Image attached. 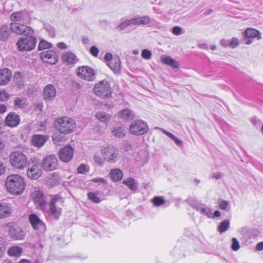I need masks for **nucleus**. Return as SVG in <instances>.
<instances>
[{
    "instance_id": "nucleus-47",
    "label": "nucleus",
    "mask_w": 263,
    "mask_h": 263,
    "mask_svg": "<svg viewBox=\"0 0 263 263\" xmlns=\"http://www.w3.org/2000/svg\"><path fill=\"white\" fill-rule=\"evenodd\" d=\"M231 248L233 251H236L240 248L239 242L236 238H233L232 240Z\"/></svg>"
},
{
    "instance_id": "nucleus-4",
    "label": "nucleus",
    "mask_w": 263,
    "mask_h": 263,
    "mask_svg": "<svg viewBox=\"0 0 263 263\" xmlns=\"http://www.w3.org/2000/svg\"><path fill=\"white\" fill-rule=\"evenodd\" d=\"M28 170L27 172L28 177L31 179H36L39 178L42 174V170L40 168V162L36 157L30 159L27 164Z\"/></svg>"
},
{
    "instance_id": "nucleus-6",
    "label": "nucleus",
    "mask_w": 263,
    "mask_h": 263,
    "mask_svg": "<svg viewBox=\"0 0 263 263\" xmlns=\"http://www.w3.org/2000/svg\"><path fill=\"white\" fill-rule=\"evenodd\" d=\"M95 93L103 98H109L111 96L110 86L107 81L103 80L96 84L94 87Z\"/></svg>"
},
{
    "instance_id": "nucleus-60",
    "label": "nucleus",
    "mask_w": 263,
    "mask_h": 263,
    "mask_svg": "<svg viewBox=\"0 0 263 263\" xmlns=\"http://www.w3.org/2000/svg\"><path fill=\"white\" fill-rule=\"evenodd\" d=\"M93 159L95 163L98 164L99 165L102 166L103 165V161L100 157L95 156Z\"/></svg>"
},
{
    "instance_id": "nucleus-56",
    "label": "nucleus",
    "mask_w": 263,
    "mask_h": 263,
    "mask_svg": "<svg viewBox=\"0 0 263 263\" xmlns=\"http://www.w3.org/2000/svg\"><path fill=\"white\" fill-rule=\"evenodd\" d=\"M104 59L107 62V65H108L109 62H110L114 58H112V55L110 53H106L104 57Z\"/></svg>"
},
{
    "instance_id": "nucleus-35",
    "label": "nucleus",
    "mask_w": 263,
    "mask_h": 263,
    "mask_svg": "<svg viewBox=\"0 0 263 263\" xmlns=\"http://www.w3.org/2000/svg\"><path fill=\"white\" fill-rule=\"evenodd\" d=\"M13 81L17 85L20 89L24 87V80L21 72H17L15 73L13 76Z\"/></svg>"
},
{
    "instance_id": "nucleus-54",
    "label": "nucleus",
    "mask_w": 263,
    "mask_h": 263,
    "mask_svg": "<svg viewBox=\"0 0 263 263\" xmlns=\"http://www.w3.org/2000/svg\"><path fill=\"white\" fill-rule=\"evenodd\" d=\"M182 28L179 26H175L172 29V32L174 34L179 35L181 34Z\"/></svg>"
},
{
    "instance_id": "nucleus-32",
    "label": "nucleus",
    "mask_w": 263,
    "mask_h": 263,
    "mask_svg": "<svg viewBox=\"0 0 263 263\" xmlns=\"http://www.w3.org/2000/svg\"><path fill=\"white\" fill-rule=\"evenodd\" d=\"M23 252V248L19 246H13L8 250V254L10 256L19 257Z\"/></svg>"
},
{
    "instance_id": "nucleus-34",
    "label": "nucleus",
    "mask_w": 263,
    "mask_h": 263,
    "mask_svg": "<svg viewBox=\"0 0 263 263\" xmlns=\"http://www.w3.org/2000/svg\"><path fill=\"white\" fill-rule=\"evenodd\" d=\"M119 115L125 120H131L134 118L133 111L128 109H123L119 112Z\"/></svg>"
},
{
    "instance_id": "nucleus-48",
    "label": "nucleus",
    "mask_w": 263,
    "mask_h": 263,
    "mask_svg": "<svg viewBox=\"0 0 263 263\" xmlns=\"http://www.w3.org/2000/svg\"><path fill=\"white\" fill-rule=\"evenodd\" d=\"M142 57L145 60H149L152 57V52L148 49H143L141 52Z\"/></svg>"
},
{
    "instance_id": "nucleus-8",
    "label": "nucleus",
    "mask_w": 263,
    "mask_h": 263,
    "mask_svg": "<svg viewBox=\"0 0 263 263\" xmlns=\"http://www.w3.org/2000/svg\"><path fill=\"white\" fill-rule=\"evenodd\" d=\"M130 133L134 135H142L148 130L147 124L141 120H136L132 122L129 126Z\"/></svg>"
},
{
    "instance_id": "nucleus-12",
    "label": "nucleus",
    "mask_w": 263,
    "mask_h": 263,
    "mask_svg": "<svg viewBox=\"0 0 263 263\" xmlns=\"http://www.w3.org/2000/svg\"><path fill=\"white\" fill-rule=\"evenodd\" d=\"M10 28L12 32L19 35L27 36L33 33L31 27L19 23H11Z\"/></svg>"
},
{
    "instance_id": "nucleus-13",
    "label": "nucleus",
    "mask_w": 263,
    "mask_h": 263,
    "mask_svg": "<svg viewBox=\"0 0 263 263\" xmlns=\"http://www.w3.org/2000/svg\"><path fill=\"white\" fill-rule=\"evenodd\" d=\"M40 58L43 62L51 65L55 64L58 61V55L54 51L51 50L41 52Z\"/></svg>"
},
{
    "instance_id": "nucleus-40",
    "label": "nucleus",
    "mask_w": 263,
    "mask_h": 263,
    "mask_svg": "<svg viewBox=\"0 0 263 263\" xmlns=\"http://www.w3.org/2000/svg\"><path fill=\"white\" fill-rule=\"evenodd\" d=\"M99 192H89L87 194L88 198L91 200L92 202L98 203L100 202L101 200L100 198L98 197L99 195Z\"/></svg>"
},
{
    "instance_id": "nucleus-33",
    "label": "nucleus",
    "mask_w": 263,
    "mask_h": 263,
    "mask_svg": "<svg viewBox=\"0 0 263 263\" xmlns=\"http://www.w3.org/2000/svg\"><path fill=\"white\" fill-rule=\"evenodd\" d=\"M138 25H154L155 21L147 15L138 16Z\"/></svg>"
},
{
    "instance_id": "nucleus-25",
    "label": "nucleus",
    "mask_w": 263,
    "mask_h": 263,
    "mask_svg": "<svg viewBox=\"0 0 263 263\" xmlns=\"http://www.w3.org/2000/svg\"><path fill=\"white\" fill-rule=\"evenodd\" d=\"M108 66L115 73H119L121 72V61L118 57H115L110 62H109Z\"/></svg>"
},
{
    "instance_id": "nucleus-29",
    "label": "nucleus",
    "mask_w": 263,
    "mask_h": 263,
    "mask_svg": "<svg viewBox=\"0 0 263 263\" xmlns=\"http://www.w3.org/2000/svg\"><path fill=\"white\" fill-rule=\"evenodd\" d=\"M63 61L67 65L74 64L77 61L76 55L71 52H66L62 56Z\"/></svg>"
},
{
    "instance_id": "nucleus-45",
    "label": "nucleus",
    "mask_w": 263,
    "mask_h": 263,
    "mask_svg": "<svg viewBox=\"0 0 263 263\" xmlns=\"http://www.w3.org/2000/svg\"><path fill=\"white\" fill-rule=\"evenodd\" d=\"M52 140L53 143L57 145H60L61 144L62 142H64V138L61 135H58L57 136H54L52 137Z\"/></svg>"
},
{
    "instance_id": "nucleus-26",
    "label": "nucleus",
    "mask_w": 263,
    "mask_h": 263,
    "mask_svg": "<svg viewBox=\"0 0 263 263\" xmlns=\"http://www.w3.org/2000/svg\"><path fill=\"white\" fill-rule=\"evenodd\" d=\"M11 28L8 25H3L0 27V40L7 41L11 34Z\"/></svg>"
},
{
    "instance_id": "nucleus-31",
    "label": "nucleus",
    "mask_w": 263,
    "mask_h": 263,
    "mask_svg": "<svg viewBox=\"0 0 263 263\" xmlns=\"http://www.w3.org/2000/svg\"><path fill=\"white\" fill-rule=\"evenodd\" d=\"M123 183L131 191H135L138 189V184L135 180L133 178H128L124 179L123 181Z\"/></svg>"
},
{
    "instance_id": "nucleus-49",
    "label": "nucleus",
    "mask_w": 263,
    "mask_h": 263,
    "mask_svg": "<svg viewBox=\"0 0 263 263\" xmlns=\"http://www.w3.org/2000/svg\"><path fill=\"white\" fill-rule=\"evenodd\" d=\"M239 45L238 39L236 37H233L231 40H229V47L234 48Z\"/></svg>"
},
{
    "instance_id": "nucleus-52",
    "label": "nucleus",
    "mask_w": 263,
    "mask_h": 263,
    "mask_svg": "<svg viewBox=\"0 0 263 263\" xmlns=\"http://www.w3.org/2000/svg\"><path fill=\"white\" fill-rule=\"evenodd\" d=\"M99 52V51L98 48L95 46H92L90 49V54L95 57H97L98 56Z\"/></svg>"
},
{
    "instance_id": "nucleus-55",
    "label": "nucleus",
    "mask_w": 263,
    "mask_h": 263,
    "mask_svg": "<svg viewBox=\"0 0 263 263\" xmlns=\"http://www.w3.org/2000/svg\"><path fill=\"white\" fill-rule=\"evenodd\" d=\"M129 26L134 25H138V16L135 17H133L131 19L127 20Z\"/></svg>"
},
{
    "instance_id": "nucleus-17",
    "label": "nucleus",
    "mask_w": 263,
    "mask_h": 263,
    "mask_svg": "<svg viewBox=\"0 0 263 263\" xmlns=\"http://www.w3.org/2000/svg\"><path fill=\"white\" fill-rule=\"evenodd\" d=\"M5 121L8 126L15 127L20 123V117L16 113L11 112L7 115Z\"/></svg>"
},
{
    "instance_id": "nucleus-59",
    "label": "nucleus",
    "mask_w": 263,
    "mask_h": 263,
    "mask_svg": "<svg viewBox=\"0 0 263 263\" xmlns=\"http://www.w3.org/2000/svg\"><path fill=\"white\" fill-rule=\"evenodd\" d=\"M92 182L95 183H99V184H106L107 182L102 178H93L92 179Z\"/></svg>"
},
{
    "instance_id": "nucleus-36",
    "label": "nucleus",
    "mask_w": 263,
    "mask_h": 263,
    "mask_svg": "<svg viewBox=\"0 0 263 263\" xmlns=\"http://www.w3.org/2000/svg\"><path fill=\"white\" fill-rule=\"evenodd\" d=\"M14 105L16 108L20 109L24 108L27 106L26 99L18 97L16 98L14 100Z\"/></svg>"
},
{
    "instance_id": "nucleus-42",
    "label": "nucleus",
    "mask_w": 263,
    "mask_h": 263,
    "mask_svg": "<svg viewBox=\"0 0 263 263\" xmlns=\"http://www.w3.org/2000/svg\"><path fill=\"white\" fill-rule=\"evenodd\" d=\"M44 30L48 32L49 36L52 37H54L55 36V31L53 27L49 24H44Z\"/></svg>"
},
{
    "instance_id": "nucleus-2",
    "label": "nucleus",
    "mask_w": 263,
    "mask_h": 263,
    "mask_svg": "<svg viewBox=\"0 0 263 263\" xmlns=\"http://www.w3.org/2000/svg\"><path fill=\"white\" fill-rule=\"evenodd\" d=\"M54 126L60 133L67 134L75 130L76 123L73 119L63 117L58 118L55 121Z\"/></svg>"
},
{
    "instance_id": "nucleus-10",
    "label": "nucleus",
    "mask_w": 263,
    "mask_h": 263,
    "mask_svg": "<svg viewBox=\"0 0 263 263\" xmlns=\"http://www.w3.org/2000/svg\"><path fill=\"white\" fill-rule=\"evenodd\" d=\"M62 202V199L58 196L54 197L50 201L49 214L56 220L59 219L62 211L61 208L59 206V203H61Z\"/></svg>"
},
{
    "instance_id": "nucleus-57",
    "label": "nucleus",
    "mask_w": 263,
    "mask_h": 263,
    "mask_svg": "<svg viewBox=\"0 0 263 263\" xmlns=\"http://www.w3.org/2000/svg\"><path fill=\"white\" fill-rule=\"evenodd\" d=\"M161 130L162 132L166 135L167 137H168L170 138H171L172 140H173L176 137L172 134L171 133H170L167 132V130L164 129H161Z\"/></svg>"
},
{
    "instance_id": "nucleus-14",
    "label": "nucleus",
    "mask_w": 263,
    "mask_h": 263,
    "mask_svg": "<svg viewBox=\"0 0 263 263\" xmlns=\"http://www.w3.org/2000/svg\"><path fill=\"white\" fill-rule=\"evenodd\" d=\"M29 220L34 230L39 231L40 233H43L45 231L46 226L45 223L36 214H30L29 215Z\"/></svg>"
},
{
    "instance_id": "nucleus-41",
    "label": "nucleus",
    "mask_w": 263,
    "mask_h": 263,
    "mask_svg": "<svg viewBox=\"0 0 263 263\" xmlns=\"http://www.w3.org/2000/svg\"><path fill=\"white\" fill-rule=\"evenodd\" d=\"M51 44L45 40H42L40 42L38 45V50H43L46 49H49L51 48Z\"/></svg>"
},
{
    "instance_id": "nucleus-62",
    "label": "nucleus",
    "mask_w": 263,
    "mask_h": 263,
    "mask_svg": "<svg viewBox=\"0 0 263 263\" xmlns=\"http://www.w3.org/2000/svg\"><path fill=\"white\" fill-rule=\"evenodd\" d=\"M57 47L59 49H65L67 48V45L63 42L59 43L57 44Z\"/></svg>"
},
{
    "instance_id": "nucleus-39",
    "label": "nucleus",
    "mask_w": 263,
    "mask_h": 263,
    "mask_svg": "<svg viewBox=\"0 0 263 263\" xmlns=\"http://www.w3.org/2000/svg\"><path fill=\"white\" fill-rule=\"evenodd\" d=\"M151 202L155 206H159L165 203V200L162 196H155L151 199Z\"/></svg>"
},
{
    "instance_id": "nucleus-64",
    "label": "nucleus",
    "mask_w": 263,
    "mask_h": 263,
    "mask_svg": "<svg viewBox=\"0 0 263 263\" xmlns=\"http://www.w3.org/2000/svg\"><path fill=\"white\" fill-rule=\"evenodd\" d=\"M256 250L259 251L263 250V241L260 242L256 245Z\"/></svg>"
},
{
    "instance_id": "nucleus-28",
    "label": "nucleus",
    "mask_w": 263,
    "mask_h": 263,
    "mask_svg": "<svg viewBox=\"0 0 263 263\" xmlns=\"http://www.w3.org/2000/svg\"><path fill=\"white\" fill-rule=\"evenodd\" d=\"M112 134L116 138H122L125 136L126 130L121 126H115L111 130Z\"/></svg>"
},
{
    "instance_id": "nucleus-9",
    "label": "nucleus",
    "mask_w": 263,
    "mask_h": 263,
    "mask_svg": "<svg viewBox=\"0 0 263 263\" xmlns=\"http://www.w3.org/2000/svg\"><path fill=\"white\" fill-rule=\"evenodd\" d=\"M58 166V160L54 155L46 156L42 160V168L46 172L53 171L56 170Z\"/></svg>"
},
{
    "instance_id": "nucleus-61",
    "label": "nucleus",
    "mask_w": 263,
    "mask_h": 263,
    "mask_svg": "<svg viewBox=\"0 0 263 263\" xmlns=\"http://www.w3.org/2000/svg\"><path fill=\"white\" fill-rule=\"evenodd\" d=\"M222 176V174L220 172H214L212 174V178L219 179Z\"/></svg>"
},
{
    "instance_id": "nucleus-11",
    "label": "nucleus",
    "mask_w": 263,
    "mask_h": 263,
    "mask_svg": "<svg viewBox=\"0 0 263 263\" xmlns=\"http://www.w3.org/2000/svg\"><path fill=\"white\" fill-rule=\"evenodd\" d=\"M77 72L79 78L88 81H92L95 78L93 69L87 66L79 67L77 68Z\"/></svg>"
},
{
    "instance_id": "nucleus-7",
    "label": "nucleus",
    "mask_w": 263,
    "mask_h": 263,
    "mask_svg": "<svg viewBox=\"0 0 263 263\" xmlns=\"http://www.w3.org/2000/svg\"><path fill=\"white\" fill-rule=\"evenodd\" d=\"M101 152L104 159L110 163H116L119 159V150L113 146L104 147Z\"/></svg>"
},
{
    "instance_id": "nucleus-58",
    "label": "nucleus",
    "mask_w": 263,
    "mask_h": 263,
    "mask_svg": "<svg viewBox=\"0 0 263 263\" xmlns=\"http://www.w3.org/2000/svg\"><path fill=\"white\" fill-rule=\"evenodd\" d=\"M161 130L162 132L166 135L167 137H168L170 138H171L172 140H173L176 137L172 134L171 133H170L167 132V130L164 129H161Z\"/></svg>"
},
{
    "instance_id": "nucleus-37",
    "label": "nucleus",
    "mask_w": 263,
    "mask_h": 263,
    "mask_svg": "<svg viewBox=\"0 0 263 263\" xmlns=\"http://www.w3.org/2000/svg\"><path fill=\"white\" fill-rule=\"evenodd\" d=\"M96 118L102 122H107L110 120V116L105 112H98L95 115Z\"/></svg>"
},
{
    "instance_id": "nucleus-24",
    "label": "nucleus",
    "mask_w": 263,
    "mask_h": 263,
    "mask_svg": "<svg viewBox=\"0 0 263 263\" xmlns=\"http://www.w3.org/2000/svg\"><path fill=\"white\" fill-rule=\"evenodd\" d=\"M28 15V13L26 11H17L11 14L10 20L14 22V23H18V22L25 21L27 18Z\"/></svg>"
},
{
    "instance_id": "nucleus-22",
    "label": "nucleus",
    "mask_w": 263,
    "mask_h": 263,
    "mask_svg": "<svg viewBox=\"0 0 263 263\" xmlns=\"http://www.w3.org/2000/svg\"><path fill=\"white\" fill-rule=\"evenodd\" d=\"M12 212V208L7 203H0V218H5L10 216Z\"/></svg>"
},
{
    "instance_id": "nucleus-16",
    "label": "nucleus",
    "mask_w": 263,
    "mask_h": 263,
    "mask_svg": "<svg viewBox=\"0 0 263 263\" xmlns=\"http://www.w3.org/2000/svg\"><path fill=\"white\" fill-rule=\"evenodd\" d=\"M73 148L70 145H67L62 148L59 153L60 160L64 162L70 161L73 156Z\"/></svg>"
},
{
    "instance_id": "nucleus-3",
    "label": "nucleus",
    "mask_w": 263,
    "mask_h": 263,
    "mask_svg": "<svg viewBox=\"0 0 263 263\" xmlns=\"http://www.w3.org/2000/svg\"><path fill=\"white\" fill-rule=\"evenodd\" d=\"M9 161L13 167L21 170H24L28 162L26 155L20 151L11 153L9 155Z\"/></svg>"
},
{
    "instance_id": "nucleus-21",
    "label": "nucleus",
    "mask_w": 263,
    "mask_h": 263,
    "mask_svg": "<svg viewBox=\"0 0 263 263\" xmlns=\"http://www.w3.org/2000/svg\"><path fill=\"white\" fill-rule=\"evenodd\" d=\"M12 76L10 70L8 68H3L0 70V85H5L10 81Z\"/></svg>"
},
{
    "instance_id": "nucleus-5",
    "label": "nucleus",
    "mask_w": 263,
    "mask_h": 263,
    "mask_svg": "<svg viewBox=\"0 0 263 263\" xmlns=\"http://www.w3.org/2000/svg\"><path fill=\"white\" fill-rule=\"evenodd\" d=\"M25 37H22L18 40L16 43L19 51H31L33 50L36 44L35 37L30 34Z\"/></svg>"
},
{
    "instance_id": "nucleus-18",
    "label": "nucleus",
    "mask_w": 263,
    "mask_h": 263,
    "mask_svg": "<svg viewBox=\"0 0 263 263\" xmlns=\"http://www.w3.org/2000/svg\"><path fill=\"white\" fill-rule=\"evenodd\" d=\"M48 137L42 135H34L31 138L32 144L37 147H42L47 141Z\"/></svg>"
},
{
    "instance_id": "nucleus-15",
    "label": "nucleus",
    "mask_w": 263,
    "mask_h": 263,
    "mask_svg": "<svg viewBox=\"0 0 263 263\" xmlns=\"http://www.w3.org/2000/svg\"><path fill=\"white\" fill-rule=\"evenodd\" d=\"M9 228L10 237L15 240H23L26 236V233L20 227H14L11 224L7 225Z\"/></svg>"
},
{
    "instance_id": "nucleus-1",
    "label": "nucleus",
    "mask_w": 263,
    "mask_h": 263,
    "mask_svg": "<svg viewBox=\"0 0 263 263\" xmlns=\"http://www.w3.org/2000/svg\"><path fill=\"white\" fill-rule=\"evenodd\" d=\"M6 186L10 194L18 195L23 192L25 188V183L22 176L17 174H12L7 177Z\"/></svg>"
},
{
    "instance_id": "nucleus-44",
    "label": "nucleus",
    "mask_w": 263,
    "mask_h": 263,
    "mask_svg": "<svg viewBox=\"0 0 263 263\" xmlns=\"http://www.w3.org/2000/svg\"><path fill=\"white\" fill-rule=\"evenodd\" d=\"M188 202L191 205L194 207V209L199 212L200 211L202 207V204L198 203L196 200L193 199H189Z\"/></svg>"
},
{
    "instance_id": "nucleus-63",
    "label": "nucleus",
    "mask_w": 263,
    "mask_h": 263,
    "mask_svg": "<svg viewBox=\"0 0 263 263\" xmlns=\"http://www.w3.org/2000/svg\"><path fill=\"white\" fill-rule=\"evenodd\" d=\"M229 40L222 39L220 41V44L223 47H229Z\"/></svg>"
},
{
    "instance_id": "nucleus-20",
    "label": "nucleus",
    "mask_w": 263,
    "mask_h": 263,
    "mask_svg": "<svg viewBox=\"0 0 263 263\" xmlns=\"http://www.w3.org/2000/svg\"><path fill=\"white\" fill-rule=\"evenodd\" d=\"M44 98L45 100H50L56 96V90L54 86L48 84L45 86L43 91Z\"/></svg>"
},
{
    "instance_id": "nucleus-43",
    "label": "nucleus",
    "mask_w": 263,
    "mask_h": 263,
    "mask_svg": "<svg viewBox=\"0 0 263 263\" xmlns=\"http://www.w3.org/2000/svg\"><path fill=\"white\" fill-rule=\"evenodd\" d=\"M200 212L209 218H213L212 211L210 210V208L206 207L205 205L203 204H202V207L201 209Z\"/></svg>"
},
{
    "instance_id": "nucleus-50",
    "label": "nucleus",
    "mask_w": 263,
    "mask_h": 263,
    "mask_svg": "<svg viewBox=\"0 0 263 263\" xmlns=\"http://www.w3.org/2000/svg\"><path fill=\"white\" fill-rule=\"evenodd\" d=\"M88 168L85 164H82L78 168V173L79 174H85L88 172Z\"/></svg>"
},
{
    "instance_id": "nucleus-30",
    "label": "nucleus",
    "mask_w": 263,
    "mask_h": 263,
    "mask_svg": "<svg viewBox=\"0 0 263 263\" xmlns=\"http://www.w3.org/2000/svg\"><path fill=\"white\" fill-rule=\"evenodd\" d=\"M161 61L163 63L169 65L174 68H178L179 66L178 62L169 56H162L161 57Z\"/></svg>"
},
{
    "instance_id": "nucleus-19",
    "label": "nucleus",
    "mask_w": 263,
    "mask_h": 263,
    "mask_svg": "<svg viewBox=\"0 0 263 263\" xmlns=\"http://www.w3.org/2000/svg\"><path fill=\"white\" fill-rule=\"evenodd\" d=\"M32 197L34 202L38 205L40 208H44L46 203V199L42 192L40 191H34L32 194Z\"/></svg>"
},
{
    "instance_id": "nucleus-27",
    "label": "nucleus",
    "mask_w": 263,
    "mask_h": 263,
    "mask_svg": "<svg viewBox=\"0 0 263 263\" xmlns=\"http://www.w3.org/2000/svg\"><path fill=\"white\" fill-rule=\"evenodd\" d=\"M109 176L113 181H118L122 179L123 173L120 169L114 168L110 170Z\"/></svg>"
},
{
    "instance_id": "nucleus-51",
    "label": "nucleus",
    "mask_w": 263,
    "mask_h": 263,
    "mask_svg": "<svg viewBox=\"0 0 263 263\" xmlns=\"http://www.w3.org/2000/svg\"><path fill=\"white\" fill-rule=\"evenodd\" d=\"M9 94L5 91H0V101L7 100L9 98Z\"/></svg>"
},
{
    "instance_id": "nucleus-38",
    "label": "nucleus",
    "mask_w": 263,
    "mask_h": 263,
    "mask_svg": "<svg viewBox=\"0 0 263 263\" xmlns=\"http://www.w3.org/2000/svg\"><path fill=\"white\" fill-rule=\"evenodd\" d=\"M230 222L228 219H226L221 222L218 227L217 230L218 232L221 234L226 232L230 227Z\"/></svg>"
},
{
    "instance_id": "nucleus-46",
    "label": "nucleus",
    "mask_w": 263,
    "mask_h": 263,
    "mask_svg": "<svg viewBox=\"0 0 263 263\" xmlns=\"http://www.w3.org/2000/svg\"><path fill=\"white\" fill-rule=\"evenodd\" d=\"M129 26L127 20L121 21L116 27V28L119 31H122Z\"/></svg>"
},
{
    "instance_id": "nucleus-23",
    "label": "nucleus",
    "mask_w": 263,
    "mask_h": 263,
    "mask_svg": "<svg viewBox=\"0 0 263 263\" xmlns=\"http://www.w3.org/2000/svg\"><path fill=\"white\" fill-rule=\"evenodd\" d=\"M243 35L248 39L256 38L258 40L261 39L260 32L255 29L248 28L243 32Z\"/></svg>"
},
{
    "instance_id": "nucleus-53",
    "label": "nucleus",
    "mask_w": 263,
    "mask_h": 263,
    "mask_svg": "<svg viewBox=\"0 0 263 263\" xmlns=\"http://www.w3.org/2000/svg\"><path fill=\"white\" fill-rule=\"evenodd\" d=\"M228 202L224 200H221L219 202V208L222 210H226L228 206Z\"/></svg>"
}]
</instances>
